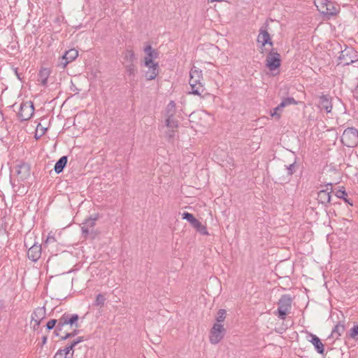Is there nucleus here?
I'll return each instance as SVG.
<instances>
[{
  "instance_id": "obj_1",
  "label": "nucleus",
  "mask_w": 358,
  "mask_h": 358,
  "mask_svg": "<svg viewBox=\"0 0 358 358\" xmlns=\"http://www.w3.org/2000/svg\"><path fill=\"white\" fill-rule=\"evenodd\" d=\"M79 317L77 314H70L68 313H64L59 320L52 319L46 324V328L51 330L55 327V336H59V332L62 331L63 327L66 325L70 324L78 327V320Z\"/></svg>"
},
{
  "instance_id": "obj_2",
  "label": "nucleus",
  "mask_w": 358,
  "mask_h": 358,
  "mask_svg": "<svg viewBox=\"0 0 358 358\" xmlns=\"http://www.w3.org/2000/svg\"><path fill=\"white\" fill-rule=\"evenodd\" d=\"M189 83L191 87V93L201 96L204 92V87L201 83L203 79L202 71L194 66L189 71Z\"/></svg>"
},
{
  "instance_id": "obj_3",
  "label": "nucleus",
  "mask_w": 358,
  "mask_h": 358,
  "mask_svg": "<svg viewBox=\"0 0 358 358\" xmlns=\"http://www.w3.org/2000/svg\"><path fill=\"white\" fill-rule=\"evenodd\" d=\"M341 142L347 147H355L358 143V129L354 127L345 129L341 136Z\"/></svg>"
},
{
  "instance_id": "obj_4",
  "label": "nucleus",
  "mask_w": 358,
  "mask_h": 358,
  "mask_svg": "<svg viewBox=\"0 0 358 358\" xmlns=\"http://www.w3.org/2000/svg\"><path fill=\"white\" fill-rule=\"evenodd\" d=\"M292 299L289 294L282 295L278 301L276 315L280 320H285L287 313L292 308Z\"/></svg>"
},
{
  "instance_id": "obj_5",
  "label": "nucleus",
  "mask_w": 358,
  "mask_h": 358,
  "mask_svg": "<svg viewBox=\"0 0 358 358\" xmlns=\"http://www.w3.org/2000/svg\"><path fill=\"white\" fill-rule=\"evenodd\" d=\"M338 59L340 60L339 64L348 66L358 61V54L354 48L345 47L343 50L341 51Z\"/></svg>"
},
{
  "instance_id": "obj_6",
  "label": "nucleus",
  "mask_w": 358,
  "mask_h": 358,
  "mask_svg": "<svg viewBox=\"0 0 358 358\" xmlns=\"http://www.w3.org/2000/svg\"><path fill=\"white\" fill-rule=\"evenodd\" d=\"M281 65V56L276 49L271 48L266 58V66L271 71L278 69Z\"/></svg>"
},
{
  "instance_id": "obj_7",
  "label": "nucleus",
  "mask_w": 358,
  "mask_h": 358,
  "mask_svg": "<svg viewBox=\"0 0 358 358\" xmlns=\"http://www.w3.org/2000/svg\"><path fill=\"white\" fill-rule=\"evenodd\" d=\"M225 332L226 329L222 324L215 323L210 331V342L217 344L224 338Z\"/></svg>"
},
{
  "instance_id": "obj_8",
  "label": "nucleus",
  "mask_w": 358,
  "mask_h": 358,
  "mask_svg": "<svg viewBox=\"0 0 358 358\" xmlns=\"http://www.w3.org/2000/svg\"><path fill=\"white\" fill-rule=\"evenodd\" d=\"M96 217H90L85 220V221L82 224L81 230L83 236L85 238H87L90 235H91V238H94L95 234L94 231V228L96 224Z\"/></svg>"
},
{
  "instance_id": "obj_9",
  "label": "nucleus",
  "mask_w": 358,
  "mask_h": 358,
  "mask_svg": "<svg viewBox=\"0 0 358 358\" xmlns=\"http://www.w3.org/2000/svg\"><path fill=\"white\" fill-rule=\"evenodd\" d=\"M144 52L146 54V57L144 58L145 66L158 64L157 62H154L153 59H157L159 57V53L157 50L153 49L151 45H146L144 48Z\"/></svg>"
},
{
  "instance_id": "obj_10",
  "label": "nucleus",
  "mask_w": 358,
  "mask_h": 358,
  "mask_svg": "<svg viewBox=\"0 0 358 358\" xmlns=\"http://www.w3.org/2000/svg\"><path fill=\"white\" fill-rule=\"evenodd\" d=\"M327 188L325 189L320 190L317 193V200L318 202L326 205L329 203L331 201V193L332 192L331 184H327L326 185Z\"/></svg>"
},
{
  "instance_id": "obj_11",
  "label": "nucleus",
  "mask_w": 358,
  "mask_h": 358,
  "mask_svg": "<svg viewBox=\"0 0 358 358\" xmlns=\"http://www.w3.org/2000/svg\"><path fill=\"white\" fill-rule=\"evenodd\" d=\"M78 56V52L76 49H70L65 52V54L62 56L59 66L62 68L66 67V66L71 62L73 61Z\"/></svg>"
},
{
  "instance_id": "obj_12",
  "label": "nucleus",
  "mask_w": 358,
  "mask_h": 358,
  "mask_svg": "<svg viewBox=\"0 0 358 358\" xmlns=\"http://www.w3.org/2000/svg\"><path fill=\"white\" fill-rule=\"evenodd\" d=\"M41 245H38L37 243H34L33 245L28 249L27 257L33 262L37 261L41 254Z\"/></svg>"
},
{
  "instance_id": "obj_13",
  "label": "nucleus",
  "mask_w": 358,
  "mask_h": 358,
  "mask_svg": "<svg viewBox=\"0 0 358 358\" xmlns=\"http://www.w3.org/2000/svg\"><path fill=\"white\" fill-rule=\"evenodd\" d=\"M257 41L258 43H261L263 46L266 44H268L271 47L273 45V43L271 41L270 34L266 31V29L263 27L259 29V34L257 36Z\"/></svg>"
},
{
  "instance_id": "obj_14",
  "label": "nucleus",
  "mask_w": 358,
  "mask_h": 358,
  "mask_svg": "<svg viewBox=\"0 0 358 358\" xmlns=\"http://www.w3.org/2000/svg\"><path fill=\"white\" fill-rule=\"evenodd\" d=\"M318 106L321 110L330 113L332 110L331 97L329 95H322L320 96Z\"/></svg>"
},
{
  "instance_id": "obj_15",
  "label": "nucleus",
  "mask_w": 358,
  "mask_h": 358,
  "mask_svg": "<svg viewBox=\"0 0 358 358\" xmlns=\"http://www.w3.org/2000/svg\"><path fill=\"white\" fill-rule=\"evenodd\" d=\"M148 68V70L145 72V76L147 80H152L159 74V64H154L149 66H145Z\"/></svg>"
},
{
  "instance_id": "obj_16",
  "label": "nucleus",
  "mask_w": 358,
  "mask_h": 358,
  "mask_svg": "<svg viewBox=\"0 0 358 358\" xmlns=\"http://www.w3.org/2000/svg\"><path fill=\"white\" fill-rule=\"evenodd\" d=\"M74 350L66 346L63 349H59L55 353L54 358H73Z\"/></svg>"
},
{
  "instance_id": "obj_17",
  "label": "nucleus",
  "mask_w": 358,
  "mask_h": 358,
  "mask_svg": "<svg viewBox=\"0 0 358 358\" xmlns=\"http://www.w3.org/2000/svg\"><path fill=\"white\" fill-rule=\"evenodd\" d=\"M311 336V340L310 342L314 345L315 350L319 354H324V344L321 342L320 339L313 334H310Z\"/></svg>"
},
{
  "instance_id": "obj_18",
  "label": "nucleus",
  "mask_w": 358,
  "mask_h": 358,
  "mask_svg": "<svg viewBox=\"0 0 358 358\" xmlns=\"http://www.w3.org/2000/svg\"><path fill=\"white\" fill-rule=\"evenodd\" d=\"M44 316V308H38L34 310L31 315V320L36 322L35 325L34 326V329L36 328V326H38L40 324V322L42 319H43Z\"/></svg>"
},
{
  "instance_id": "obj_19",
  "label": "nucleus",
  "mask_w": 358,
  "mask_h": 358,
  "mask_svg": "<svg viewBox=\"0 0 358 358\" xmlns=\"http://www.w3.org/2000/svg\"><path fill=\"white\" fill-rule=\"evenodd\" d=\"M136 61V57L132 50H126L123 52V64L134 63Z\"/></svg>"
},
{
  "instance_id": "obj_20",
  "label": "nucleus",
  "mask_w": 358,
  "mask_h": 358,
  "mask_svg": "<svg viewBox=\"0 0 358 358\" xmlns=\"http://www.w3.org/2000/svg\"><path fill=\"white\" fill-rule=\"evenodd\" d=\"M34 113V103L31 101L24 103V120L30 119Z\"/></svg>"
},
{
  "instance_id": "obj_21",
  "label": "nucleus",
  "mask_w": 358,
  "mask_h": 358,
  "mask_svg": "<svg viewBox=\"0 0 358 358\" xmlns=\"http://www.w3.org/2000/svg\"><path fill=\"white\" fill-rule=\"evenodd\" d=\"M68 162L67 156H62L59 158V159L56 162L54 170L57 173H60L64 171V169L66 166Z\"/></svg>"
},
{
  "instance_id": "obj_22",
  "label": "nucleus",
  "mask_w": 358,
  "mask_h": 358,
  "mask_svg": "<svg viewBox=\"0 0 358 358\" xmlns=\"http://www.w3.org/2000/svg\"><path fill=\"white\" fill-rule=\"evenodd\" d=\"M345 331V325L341 322H338L333 329L331 331V336L338 339Z\"/></svg>"
},
{
  "instance_id": "obj_23",
  "label": "nucleus",
  "mask_w": 358,
  "mask_h": 358,
  "mask_svg": "<svg viewBox=\"0 0 358 358\" xmlns=\"http://www.w3.org/2000/svg\"><path fill=\"white\" fill-rule=\"evenodd\" d=\"M50 72L47 69H43L39 71L38 81L43 86L47 85L48 78Z\"/></svg>"
},
{
  "instance_id": "obj_24",
  "label": "nucleus",
  "mask_w": 358,
  "mask_h": 358,
  "mask_svg": "<svg viewBox=\"0 0 358 358\" xmlns=\"http://www.w3.org/2000/svg\"><path fill=\"white\" fill-rule=\"evenodd\" d=\"M182 219L188 221L193 227H195L196 225L199 224V221L197 219H196L192 213H189L188 212H184L182 214Z\"/></svg>"
},
{
  "instance_id": "obj_25",
  "label": "nucleus",
  "mask_w": 358,
  "mask_h": 358,
  "mask_svg": "<svg viewBox=\"0 0 358 358\" xmlns=\"http://www.w3.org/2000/svg\"><path fill=\"white\" fill-rule=\"evenodd\" d=\"M124 66L125 67L127 74L130 77L134 78L137 72V68L134 63L124 64Z\"/></svg>"
},
{
  "instance_id": "obj_26",
  "label": "nucleus",
  "mask_w": 358,
  "mask_h": 358,
  "mask_svg": "<svg viewBox=\"0 0 358 358\" xmlns=\"http://www.w3.org/2000/svg\"><path fill=\"white\" fill-rule=\"evenodd\" d=\"M166 126L169 129H174L178 127V122L174 117V116H166Z\"/></svg>"
},
{
  "instance_id": "obj_27",
  "label": "nucleus",
  "mask_w": 358,
  "mask_h": 358,
  "mask_svg": "<svg viewBox=\"0 0 358 358\" xmlns=\"http://www.w3.org/2000/svg\"><path fill=\"white\" fill-rule=\"evenodd\" d=\"M335 195L336 196V197L342 199L345 202L350 203L351 206H352V203H350L349 200L347 199L348 193L346 192L343 187L341 189L336 191Z\"/></svg>"
},
{
  "instance_id": "obj_28",
  "label": "nucleus",
  "mask_w": 358,
  "mask_h": 358,
  "mask_svg": "<svg viewBox=\"0 0 358 358\" xmlns=\"http://www.w3.org/2000/svg\"><path fill=\"white\" fill-rule=\"evenodd\" d=\"M296 105L297 104V101L293 98V97H287L284 98L281 103H280V108H285V106H289V105Z\"/></svg>"
},
{
  "instance_id": "obj_29",
  "label": "nucleus",
  "mask_w": 358,
  "mask_h": 358,
  "mask_svg": "<svg viewBox=\"0 0 358 358\" xmlns=\"http://www.w3.org/2000/svg\"><path fill=\"white\" fill-rule=\"evenodd\" d=\"M176 113V103L171 101L166 107V116H174Z\"/></svg>"
},
{
  "instance_id": "obj_30",
  "label": "nucleus",
  "mask_w": 358,
  "mask_h": 358,
  "mask_svg": "<svg viewBox=\"0 0 358 358\" xmlns=\"http://www.w3.org/2000/svg\"><path fill=\"white\" fill-rule=\"evenodd\" d=\"M282 108H280V104L273 108L272 110H271V116L274 117L275 120H279L281 117L280 113L282 112Z\"/></svg>"
},
{
  "instance_id": "obj_31",
  "label": "nucleus",
  "mask_w": 358,
  "mask_h": 358,
  "mask_svg": "<svg viewBox=\"0 0 358 358\" xmlns=\"http://www.w3.org/2000/svg\"><path fill=\"white\" fill-rule=\"evenodd\" d=\"M226 318V310L224 309H220L217 311V317H216V322L221 324V322H224V320Z\"/></svg>"
},
{
  "instance_id": "obj_32",
  "label": "nucleus",
  "mask_w": 358,
  "mask_h": 358,
  "mask_svg": "<svg viewBox=\"0 0 358 358\" xmlns=\"http://www.w3.org/2000/svg\"><path fill=\"white\" fill-rule=\"evenodd\" d=\"M106 301V298L103 294H98L96 296V300L94 301V306L102 307L104 305Z\"/></svg>"
},
{
  "instance_id": "obj_33",
  "label": "nucleus",
  "mask_w": 358,
  "mask_h": 358,
  "mask_svg": "<svg viewBox=\"0 0 358 358\" xmlns=\"http://www.w3.org/2000/svg\"><path fill=\"white\" fill-rule=\"evenodd\" d=\"M194 228L196 229V230L202 235L208 234L206 227L203 225L201 222H199V224L196 225V227Z\"/></svg>"
},
{
  "instance_id": "obj_34",
  "label": "nucleus",
  "mask_w": 358,
  "mask_h": 358,
  "mask_svg": "<svg viewBox=\"0 0 358 358\" xmlns=\"http://www.w3.org/2000/svg\"><path fill=\"white\" fill-rule=\"evenodd\" d=\"M79 333V330L74 329L73 331L70 333H66L64 336L61 337V340L64 341L69 338H72L76 336Z\"/></svg>"
},
{
  "instance_id": "obj_35",
  "label": "nucleus",
  "mask_w": 358,
  "mask_h": 358,
  "mask_svg": "<svg viewBox=\"0 0 358 358\" xmlns=\"http://www.w3.org/2000/svg\"><path fill=\"white\" fill-rule=\"evenodd\" d=\"M83 341H85L84 339V337L83 336H79L78 337L76 340L73 341L69 345H68L69 346V348H71L72 350H73V348L78 345V343L83 342Z\"/></svg>"
},
{
  "instance_id": "obj_36",
  "label": "nucleus",
  "mask_w": 358,
  "mask_h": 358,
  "mask_svg": "<svg viewBox=\"0 0 358 358\" xmlns=\"http://www.w3.org/2000/svg\"><path fill=\"white\" fill-rule=\"evenodd\" d=\"M286 169L287 170V175L292 176L295 171L296 169V165L295 163L291 164L289 166H285Z\"/></svg>"
},
{
  "instance_id": "obj_37",
  "label": "nucleus",
  "mask_w": 358,
  "mask_h": 358,
  "mask_svg": "<svg viewBox=\"0 0 358 358\" xmlns=\"http://www.w3.org/2000/svg\"><path fill=\"white\" fill-rule=\"evenodd\" d=\"M176 136V130L174 129H169L166 134V137L169 141H171Z\"/></svg>"
},
{
  "instance_id": "obj_38",
  "label": "nucleus",
  "mask_w": 358,
  "mask_h": 358,
  "mask_svg": "<svg viewBox=\"0 0 358 358\" xmlns=\"http://www.w3.org/2000/svg\"><path fill=\"white\" fill-rule=\"evenodd\" d=\"M358 335V324L355 325L350 331V336L355 338Z\"/></svg>"
},
{
  "instance_id": "obj_39",
  "label": "nucleus",
  "mask_w": 358,
  "mask_h": 358,
  "mask_svg": "<svg viewBox=\"0 0 358 358\" xmlns=\"http://www.w3.org/2000/svg\"><path fill=\"white\" fill-rule=\"evenodd\" d=\"M33 236V233H31L30 231L27 232L25 235V238L24 240V247L28 248L29 245L31 244V243H27V239L28 238H31Z\"/></svg>"
},
{
  "instance_id": "obj_40",
  "label": "nucleus",
  "mask_w": 358,
  "mask_h": 358,
  "mask_svg": "<svg viewBox=\"0 0 358 358\" xmlns=\"http://www.w3.org/2000/svg\"><path fill=\"white\" fill-rule=\"evenodd\" d=\"M30 170H31V166L29 164H25L24 162V176H29L30 174Z\"/></svg>"
},
{
  "instance_id": "obj_41",
  "label": "nucleus",
  "mask_w": 358,
  "mask_h": 358,
  "mask_svg": "<svg viewBox=\"0 0 358 358\" xmlns=\"http://www.w3.org/2000/svg\"><path fill=\"white\" fill-rule=\"evenodd\" d=\"M56 242V239L55 238V237L53 236H51L50 234H49L45 240V243L48 244V243H55Z\"/></svg>"
},
{
  "instance_id": "obj_42",
  "label": "nucleus",
  "mask_w": 358,
  "mask_h": 358,
  "mask_svg": "<svg viewBox=\"0 0 358 358\" xmlns=\"http://www.w3.org/2000/svg\"><path fill=\"white\" fill-rule=\"evenodd\" d=\"M46 342H47V336H43L42 337V345L45 344V343H46Z\"/></svg>"
},
{
  "instance_id": "obj_43",
  "label": "nucleus",
  "mask_w": 358,
  "mask_h": 358,
  "mask_svg": "<svg viewBox=\"0 0 358 358\" xmlns=\"http://www.w3.org/2000/svg\"><path fill=\"white\" fill-rule=\"evenodd\" d=\"M223 0H210L211 2L217 1V2H221Z\"/></svg>"
},
{
  "instance_id": "obj_44",
  "label": "nucleus",
  "mask_w": 358,
  "mask_h": 358,
  "mask_svg": "<svg viewBox=\"0 0 358 358\" xmlns=\"http://www.w3.org/2000/svg\"><path fill=\"white\" fill-rule=\"evenodd\" d=\"M35 136L36 139L38 140L41 136Z\"/></svg>"
}]
</instances>
